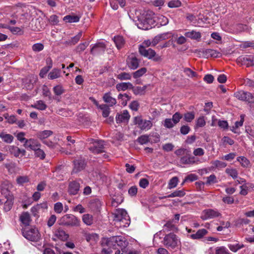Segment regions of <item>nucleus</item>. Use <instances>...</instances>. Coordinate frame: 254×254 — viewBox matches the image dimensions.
<instances>
[{"instance_id":"43","label":"nucleus","mask_w":254,"mask_h":254,"mask_svg":"<svg viewBox=\"0 0 254 254\" xmlns=\"http://www.w3.org/2000/svg\"><path fill=\"white\" fill-rule=\"evenodd\" d=\"M146 71L147 68L146 67H142L132 73L133 77L135 79L139 78L144 74Z\"/></svg>"},{"instance_id":"22","label":"nucleus","mask_w":254,"mask_h":254,"mask_svg":"<svg viewBox=\"0 0 254 254\" xmlns=\"http://www.w3.org/2000/svg\"><path fill=\"white\" fill-rule=\"evenodd\" d=\"M111 92L105 93L103 96V101L109 104V106L112 107L117 103L116 99L111 96Z\"/></svg>"},{"instance_id":"25","label":"nucleus","mask_w":254,"mask_h":254,"mask_svg":"<svg viewBox=\"0 0 254 254\" xmlns=\"http://www.w3.org/2000/svg\"><path fill=\"white\" fill-rule=\"evenodd\" d=\"M203 56L205 58H209L210 57L217 58L219 57V55L220 54L218 51L213 49H205L202 52Z\"/></svg>"},{"instance_id":"42","label":"nucleus","mask_w":254,"mask_h":254,"mask_svg":"<svg viewBox=\"0 0 254 254\" xmlns=\"http://www.w3.org/2000/svg\"><path fill=\"white\" fill-rule=\"evenodd\" d=\"M63 20L69 23L77 22L79 20V17L78 16L67 15L64 17Z\"/></svg>"},{"instance_id":"6","label":"nucleus","mask_w":254,"mask_h":254,"mask_svg":"<svg viewBox=\"0 0 254 254\" xmlns=\"http://www.w3.org/2000/svg\"><path fill=\"white\" fill-rule=\"evenodd\" d=\"M22 235L26 239L33 242H37L40 238V234L35 228L24 230L22 231Z\"/></svg>"},{"instance_id":"40","label":"nucleus","mask_w":254,"mask_h":254,"mask_svg":"<svg viewBox=\"0 0 254 254\" xmlns=\"http://www.w3.org/2000/svg\"><path fill=\"white\" fill-rule=\"evenodd\" d=\"M107 104H101L100 106V109L102 111V116L104 118H107L109 116L110 113V109Z\"/></svg>"},{"instance_id":"26","label":"nucleus","mask_w":254,"mask_h":254,"mask_svg":"<svg viewBox=\"0 0 254 254\" xmlns=\"http://www.w3.org/2000/svg\"><path fill=\"white\" fill-rule=\"evenodd\" d=\"M20 221L25 226H29L31 221V217L28 212H23L19 217Z\"/></svg>"},{"instance_id":"50","label":"nucleus","mask_w":254,"mask_h":254,"mask_svg":"<svg viewBox=\"0 0 254 254\" xmlns=\"http://www.w3.org/2000/svg\"><path fill=\"white\" fill-rule=\"evenodd\" d=\"M35 155L36 157H38L42 160H43L46 156L44 151L38 147L35 151Z\"/></svg>"},{"instance_id":"52","label":"nucleus","mask_w":254,"mask_h":254,"mask_svg":"<svg viewBox=\"0 0 254 254\" xmlns=\"http://www.w3.org/2000/svg\"><path fill=\"white\" fill-rule=\"evenodd\" d=\"M33 107L40 110H44L47 107V105L42 100L37 101V103Z\"/></svg>"},{"instance_id":"57","label":"nucleus","mask_w":254,"mask_h":254,"mask_svg":"<svg viewBox=\"0 0 254 254\" xmlns=\"http://www.w3.org/2000/svg\"><path fill=\"white\" fill-rule=\"evenodd\" d=\"M13 202L11 200L7 199L4 203L3 210L5 212L9 211L12 206Z\"/></svg>"},{"instance_id":"4","label":"nucleus","mask_w":254,"mask_h":254,"mask_svg":"<svg viewBox=\"0 0 254 254\" xmlns=\"http://www.w3.org/2000/svg\"><path fill=\"white\" fill-rule=\"evenodd\" d=\"M114 220L123 222L125 226H129L130 223L129 217L127 212L123 209L117 210L114 214Z\"/></svg>"},{"instance_id":"60","label":"nucleus","mask_w":254,"mask_h":254,"mask_svg":"<svg viewBox=\"0 0 254 254\" xmlns=\"http://www.w3.org/2000/svg\"><path fill=\"white\" fill-rule=\"evenodd\" d=\"M163 125L166 128H172L175 124L171 119H166L164 120Z\"/></svg>"},{"instance_id":"33","label":"nucleus","mask_w":254,"mask_h":254,"mask_svg":"<svg viewBox=\"0 0 254 254\" xmlns=\"http://www.w3.org/2000/svg\"><path fill=\"white\" fill-rule=\"evenodd\" d=\"M61 70L57 68H54L50 72L48 75L49 79L53 80L61 77Z\"/></svg>"},{"instance_id":"41","label":"nucleus","mask_w":254,"mask_h":254,"mask_svg":"<svg viewBox=\"0 0 254 254\" xmlns=\"http://www.w3.org/2000/svg\"><path fill=\"white\" fill-rule=\"evenodd\" d=\"M237 160L240 163L243 167L247 168L250 166V161L244 156L237 157Z\"/></svg>"},{"instance_id":"46","label":"nucleus","mask_w":254,"mask_h":254,"mask_svg":"<svg viewBox=\"0 0 254 254\" xmlns=\"http://www.w3.org/2000/svg\"><path fill=\"white\" fill-rule=\"evenodd\" d=\"M184 72L186 74V75L190 77H197L198 76V75L196 72L192 71L190 68L186 67L183 70Z\"/></svg>"},{"instance_id":"13","label":"nucleus","mask_w":254,"mask_h":254,"mask_svg":"<svg viewBox=\"0 0 254 254\" xmlns=\"http://www.w3.org/2000/svg\"><path fill=\"white\" fill-rule=\"evenodd\" d=\"M219 215H220V213L218 211L212 209H208L202 211L201 218L205 220L217 217Z\"/></svg>"},{"instance_id":"37","label":"nucleus","mask_w":254,"mask_h":254,"mask_svg":"<svg viewBox=\"0 0 254 254\" xmlns=\"http://www.w3.org/2000/svg\"><path fill=\"white\" fill-rule=\"evenodd\" d=\"M186 194V192L184 189L181 190H176L172 192L167 196H164V197H183Z\"/></svg>"},{"instance_id":"10","label":"nucleus","mask_w":254,"mask_h":254,"mask_svg":"<svg viewBox=\"0 0 254 254\" xmlns=\"http://www.w3.org/2000/svg\"><path fill=\"white\" fill-rule=\"evenodd\" d=\"M177 236L174 233L167 234L164 238V244L167 247L174 248L177 246Z\"/></svg>"},{"instance_id":"39","label":"nucleus","mask_w":254,"mask_h":254,"mask_svg":"<svg viewBox=\"0 0 254 254\" xmlns=\"http://www.w3.org/2000/svg\"><path fill=\"white\" fill-rule=\"evenodd\" d=\"M118 99H121V104L123 106H125L127 105V101L131 99V96L126 93L123 94L120 93L118 95Z\"/></svg>"},{"instance_id":"14","label":"nucleus","mask_w":254,"mask_h":254,"mask_svg":"<svg viewBox=\"0 0 254 254\" xmlns=\"http://www.w3.org/2000/svg\"><path fill=\"white\" fill-rule=\"evenodd\" d=\"M23 146L27 149L35 151L38 147H41V144L36 139L30 138L26 140L23 144Z\"/></svg>"},{"instance_id":"27","label":"nucleus","mask_w":254,"mask_h":254,"mask_svg":"<svg viewBox=\"0 0 254 254\" xmlns=\"http://www.w3.org/2000/svg\"><path fill=\"white\" fill-rule=\"evenodd\" d=\"M114 42H115L116 46L118 50L122 48L125 44V41L122 36H116L114 37Z\"/></svg>"},{"instance_id":"47","label":"nucleus","mask_w":254,"mask_h":254,"mask_svg":"<svg viewBox=\"0 0 254 254\" xmlns=\"http://www.w3.org/2000/svg\"><path fill=\"white\" fill-rule=\"evenodd\" d=\"M178 178L177 177H173L170 181L168 183V188L170 189L175 188L178 183Z\"/></svg>"},{"instance_id":"32","label":"nucleus","mask_w":254,"mask_h":254,"mask_svg":"<svg viewBox=\"0 0 254 254\" xmlns=\"http://www.w3.org/2000/svg\"><path fill=\"white\" fill-rule=\"evenodd\" d=\"M237 62L242 64L246 65L247 67L251 66L250 55H245L239 57L237 59Z\"/></svg>"},{"instance_id":"17","label":"nucleus","mask_w":254,"mask_h":254,"mask_svg":"<svg viewBox=\"0 0 254 254\" xmlns=\"http://www.w3.org/2000/svg\"><path fill=\"white\" fill-rule=\"evenodd\" d=\"M89 207L93 211H99L102 206L101 200L98 198H93L89 202Z\"/></svg>"},{"instance_id":"59","label":"nucleus","mask_w":254,"mask_h":254,"mask_svg":"<svg viewBox=\"0 0 254 254\" xmlns=\"http://www.w3.org/2000/svg\"><path fill=\"white\" fill-rule=\"evenodd\" d=\"M54 211L57 213H61L63 210V205L61 202H58L54 204Z\"/></svg>"},{"instance_id":"35","label":"nucleus","mask_w":254,"mask_h":254,"mask_svg":"<svg viewBox=\"0 0 254 254\" xmlns=\"http://www.w3.org/2000/svg\"><path fill=\"white\" fill-rule=\"evenodd\" d=\"M83 222L87 226H90L93 223V217L91 214H84L82 216Z\"/></svg>"},{"instance_id":"30","label":"nucleus","mask_w":254,"mask_h":254,"mask_svg":"<svg viewBox=\"0 0 254 254\" xmlns=\"http://www.w3.org/2000/svg\"><path fill=\"white\" fill-rule=\"evenodd\" d=\"M208 231L205 229H201L198 230L196 233L190 235V237L192 239H200L206 235Z\"/></svg>"},{"instance_id":"21","label":"nucleus","mask_w":254,"mask_h":254,"mask_svg":"<svg viewBox=\"0 0 254 254\" xmlns=\"http://www.w3.org/2000/svg\"><path fill=\"white\" fill-rule=\"evenodd\" d=\"M185 36L191 39L199 41L201 37V34L200 32L191 30L186 32L185 33Z\"/></svg>"},{"instance_id":"7","label":"nucleus","mask_w":254,"mask_h":254,"mask_svg":"<svg viewBox=\"0 0 254 254\" xmlns=\"http://www.w3.org/2000/svg\"><path fill=\"white\" fill-rule=\"evenodd\" d=\"M234 96L240 100L254 103V95L250 92L241 90L235 92Z\"/></svg>"},{"instance_id":"28","label":"nucleus","mask_w":254,"mask_h":254,"mask_svg":"<svg viewBox=\"0 0 254 254\" xmlns=\"http://www.w3.org/2000/svg\"><path fill=\"white\" fill-rule=\"evenodd\" d=\"M0 138L3 142L8 144L11 143L14 139V137L11 134L3 131L0 133Z\"/></svg>"},{"instance_id":"23","label":"nucleus","mask_w":254,"mask_h":254,"mask_svg":"<svg viewBox=\"0 0 254 254\" xmlns=\"http://www.w3.org/2000/svg\"><path fill=\"white\" fill-rule=\"evenodd\" d=\"M55 236L62 241L67 240L69 235L61 228L57 229L55 232Z\"/></svg>"},{"instance_id":"9","label":"nucleus","mask_w":254,"mask_h":254,"mask_svg":"<svg viewBox=\"0 0 254 254\" xmlns=\"http://www.w3.org/2000/svg\"><path fill=\"white\" fill-rule=\"evenodd\" d=\"M78 223L77 218L73 215L67 214L63 216L59 224L64 226H74Z\"/></svg>"},{"instance_id":"63","label":"nucleus","mask_w":254,"mask_h":254,"mask_svg":"<svg viewBox=\"0 0 254 254\" xmlns=\"http://www.w3.org/2000/svg\"><path fill=\"white\" fill-rule=\"evenodd\" d=\"M216 254H229L228 250L224 247H217L215 251Z\"/></svg>"},{"instance_id":"19","label":"nucleus","mask_w":254,"mask_h":254,"mask_svg":"<svg viewBox=\"0 0 254 254\" xmlns=\"http://www.w3.org/2000/svg\"><path fill=\"white\" fill-rule=\"evenodd\" d=\"M130 118V115L127 110H124L121 114H117L116 119L117 123L127 122Z\"/></svg>"},{"instance_id":"29","label":"nucleus","mask_w":254,"mask_h":254,"mask_svg":"<svg viewBox=\"0 0 254 254\" xmlns=\"http://www.w3.org/2000/svg\"><path fill=\"white\" fill-rule=\"evenodd\" d=\"M133 85L130 82H122L116 85V89L118 91H125L127 89H131Z\"/></svg>"},{"instance_id":"48","label":"nucleus","mask_w":254,"mask_h":254,"mask_svg":"<svg viewBox=\"0 0 254 254\" xmlns=\"http://www.w3.org/2000/svg\"><path fill=\"white\" fill-rule=\"evenodd\" d=\"M182 2L179 0H172L168 3V6L170 8H176L180 7Z\"/></svg>"},{"instance_id":"15","label":"nucleus","mask_w":254,"mask_h":254,"mask_svg":"<svg viewBox=\"0 0 254 254\" xmlns=\"http://www.w3.org/2000/svg\"><path fill=\"white\" fill-rule=\"evenodd\" d=\"M127 63L130 69L134 70L139 66V60L135 56L131 55L128 57Z\"/></svg>"},{"instance_id":"54","label":"nucleus","mask_w":254,"mask_h":254,"mask_svg":"<svg viewBox=\"0 0 254 254\" xmlns=\"http://www.w3.org/2000/svg\"><path fill=\"white\" fill-rule=\"evenodd\" d=\"M194 118V113L192 112H187L184 114V120L187 122H191Z\"/></svg>"},{"instance_id":"16","label":"nucleus","mask_w":254,"mask_h":254,"mask_svg":"<svg viewBox=\"0 0 254 254\" xmlns=\"http://www.w3.org/2000/svg\"><path fill=\"white\" fill-rule=\"evenodd\" d=\"M48 208V204L47 202H43L41 203L37 204L36 205L33 206L31 211L32 214L34 216H37L38 215V213L40 211H44V210L47 209Z\"/></svg>"},{"instance_id":"1","label":"nucleus","mask_w":254,"mask_h":254,"mask_svg":"<svg viewBox=\"0 0 254 254\" xmlns=\"http://www.w3.org/2000/svg\"><path fill=\"white\" fill-rule=\"evenodd\" d=\"M154 13L151 11L146 12L145 14H143L138 18V22L137 23V27L142 30H149L151 29L154 25L155 20L153 19Z\"/></svg>"},{"instance_id":"5","label":"nucleus","mask_w":254,"mask_h":254,"mask_svg":"<svg viewBox=\"0 0 254 254\" xmlns=\"http://www.w3.org/2000/svg\"><path fill=\"white\" fill-rule=\"evenodd\" d=\"M91 145L89 148V150L94 154H99L104 152L105 142L102 140L91 139Z\"/></svg>"},{"instance_id":"55","label":"nucleus","mask_w":254,"mask_h":254,"mask_svg":"<svg viewBox=\"0 0 254 254\" xmlns=\"http://www.w3.org/2000/svg\"><path fill=\"white\" fill-rule=\"evenodd\" d=\"M198 179V177L196 175L194 174H190L189 175H188L185 179L184 182L182 183V185L184 184L185 182H193L194 181L197 180Z\"/></svg>"},{"instance_id":"56","label":"nucleus","mask_w":254,"mask_h":254,"mask_svg":"<svg viewBox=\"0 0 254 254\" xmlns=\"http://www.w3.org/2000/svg\"><path fill=\"white\" fill-rule=\"evenodd\" d=\"M137 187L136 186L131 187L128 190V193L131 197H135L137 193Z\"/></svg>"},{"instance_id":"2","label":"nucleus","mask_w":254,"mask_h":254,"mask_svg":"<svg viewBox=\"0 0 254 254\" xmlns=\"http://www.w3.org/2000/svg\"><path fill=\"white\" fill-rule=\"evenodd\" d=\"M114 237L110 238H103L100 244L102 247L101 254H110L112 253L113 249H116L115 244H114Z\"/></svg>"},{"instance_id":"31","label":"nucleus","mask_w":254,"mask_h":254,"mask_svg":"<svg viewBox=\"0 0 254 254\" xmlns=\"http://www.w3.org/2000/svg\"><path fill=\"white\" fill-rule=\"evenodd\" d=\"M79 190V184L75 181L72 182L69 184L68 191L71 194L77 193Z\"/></svg>"},{"instance_id":"36","label":"nucleus","mask_w":254,"mask_h":254,"mask_svg":"<svg viewBox=\"0 0 254 254\" xmlns=\"http://www.w3.org/2000/svg\"><path fill=\"white\" fill-rule=\"evenodd\" d=\"M53 133V131L50 130H45L37 133V137L41 140H44Z\"/></svg>"},{"instance_id":"61","label":"nucleus","mask_w":254,"mask_h":254,"mask_svg":"<svg viewBox=\"0 0 254 254\" xmlns=\"http://www.w3.org/2000/svg\"><path fill=\"white\" fill-rule=\"evenodd\" d=\"M182 115L180 113L176 112L173 115L172 120L174 123L175 125H176L180 122V120L182 118Z\"/></svg>"},{"instance_id":"62","label":"nucleus","mask_w":254,"mask_h":254,"mask_svg":"<svg viewBox=\"0 0 254 254\" xmlns=\"http://www.w3.org/2000/svg\"><path fill=\"white\" fill-rule=\"evenodd\" d=\"M212 164L216 168H225L227 166V164L225 162L219 161L215 160L212 162Z\"/></svg>"},{"instance_id":"24","label":"nucleus","mask_w":254,"mask_h":254,"mask_svg":"<svg viewBox=\"0 0 254 254\" xmlns=\"http://www.w3.org/2000/svg\"><path fill=\"white\" fill-rule=\"evenodd\" d=\"M9 151L11 154L16 157H19L20 154L22 156L26 154V151L24 149H20L15 146H10L9 147Z\"/></svg>"},{"instance_id":"53","label":"nucleus","mask_w":254,"mask_h":254,"mask_svg":"<svg viewBox=\"0 0 254 254\" xmlns=\"http://www.w3.org/2000/svg\"><path fill=\"white\" fill-rule=\"evenodd\" d=\"M226 173L233 179L238 177V172L235 169H226Z\"/></svg>"},{"instance_id":"58","label":"nucleus","mask_w":254,"mask_h":254,"mask_svg":"<svg viewBox=\"0 0 254 254\" xmlns=\"http://www.w3.org/2000/svg\"><path fill=\"white\" fill-rule=\"evenodd\" d=\"M44 47L43 44L40 43H36L32 46V50L36 52H40L43 50Z\"/></svg>"},{"instance_id":"44","label":"nucleus","mask_w":254,"mask_h":254,"mask_svg":"<svg viewBox=\"0 0 254 254\" xmlns=\"http://www.w3.org/2000/svg\"><path fill=\"white\" fill-rule=\"evenodd\" d=\"M228 246L229 249L234 253L237 252L238 250L245 247L243 244H239L238 243L236 244H229Z\"/></svg>"},{"instance_id":"38","label":"nucleus","mask_w":254,"mask_h":254,"mask_svg":"<svg viewBox=\"0 0 254 254\" xmlns=\"http://www.w3.org/2000/svg\"><path fill=\"white\" fill-rule=\"evenodd\" d=\"M147 85H144L143 87L137 86L135 87L133 86V88L131 89L132 90L135 95H143L144 94Z\"/></svg>"},{"instance_id":"34","label":"nucleus","mask_w":254,"mask_h":254,"mask_svg":"<svg viewBox=\"0 0 254 254\" xmlns=\"http://www.w3.org/2000/svg\"><path fill=\"white\" fill-rule=\"evenodd\" d=\"M84 236L86 240L88 242H90L91 244L96 243L99 238L98 235L95 233H85Z\"/></svg>"},{"instance_id":"12","label":"nucleus","mask_w":254,"mask_h":254,"mask_svg":"<svg viewBox=\"0 0 254 254\" xmlns=\"http://www.w3.org/2000/svg\"><path fill=\"white\" fill-rule=\"evenodd\" d=\"M114 244H115V247L117 248V246H118L123 253L126 251V248L128 244V242L126 239L121 236H114Z\"/></svg>"},{"instance_id":"8","label":"nucleus","mask_w":254,"mask_h":254,"mask_svg":"<svg viewBox=\"0 0 254 254\" xmlns=\"http://www.w3.org/2000/svg\"><path fill=\"white\" fill-rule=\"evenodd\" d=\"M106 49L107 46L104 42H97L91 48L90 53L94 56H98L104 54Z\"/></svg>"},{"instance_id":"64","label":"nucleus","mask_w":254,"mask_h":254,"mask_svg":"<svg viewBox=\"0 0 254 254\" xmlns=\"http://www.w3.org/2000/svg\"><path fill=\"white\" fill-rule=\"evenodd\" d=\"M217 182L216 177L215 175L212 174L207 178L206 184H215Z\"/></svg>"},{"instance_id":"45","label":"nucleus","mask_w":254,"mask_h":254,"mask_svg":"<svg viewBox=\"0 0 254 254\" xmlns=\"http://www.w3.org/2000/svg\"><path fill=\"white\" fill-rule=\"evenodd\" d=\"M131 78L130 74L125 72H121L117 75V78L121 80H130Z\"/></svg>"},{"instance_id":"51","label":"nucleus","mask_w":254,"mask_h":254,"mask_svg":"<svg viewBox=\"0 0 254 254\" xmlns=\"http://www.w3.org/2000/svg\"><path fill=\"white\" fill-rule=\"evenodd\" d=\"M137 141L140 144H146L149 141V136L147 135H142L138 137Z\"/></svg>"},{"instance_id":"18","label":"nucleus","mask_w":254,"mask_h":254,"mask_svg":"<svg viewBox=\"0 0 254 254\" xmlns=\"http://www.w3.org/2000/svg\"><path fill=\"white\" fill-rule=\"evenodd\" d=\"M172 36V33L169 32L157 35L152 41V46H155L160 41L167 39L170 38Z\"/></svg>"},{"instance_id":"3","label":"nucleus","mask_w":254,"mask_h":254,"mask_svg":"<svg viewBox=\"0 0 254 254\" xmlns=\"http://www.w3.org/2000/svg\"><path fill=\"white\" fill-rule=\"evenodd\" d=\"M139 54L148 59L152 60L156 62H160L162 60L161 57L157 55L155 51L151 48L146 49L142 45H140L138 48Z\"/></svg>"},{"instance_id":"49","label":"nucleus","mask_w":254,"mask_h":254,"mask_svg":"<svg viewBox=\"0 0 254 254\" xmlns=\"http://www.w3.org/2000/svg\"><path fill=\"white\" fill-rule=\"evenodd\" d=\"M53 91H54V93L56 95H58V96L62 95V94H63L64 92V89L60 85H58L55 86L53 88Z\"/></svg>"},{"instance_id":"11","label":"nucleus","mask_w":254,"mask_h":254,"mask_svg":"<svg viewBox=\"0 0 254 254\" xmlns=\"http://www.w3.org/2000/svg\"><path fill=\"white\" fill-rule=\"evenodd\" d=\"M134 123L138 125L141 130H149L152 126L150 121L143 120L140 117H135L134 118Z\"/></svg>"},{"instance_id":"20","label":"nucleus","mask_w":254,"mask_h":254,"mask_svg":"<svg viewBox=\"0 0 254 254\" xmlns=\"http://www.w3.org/2000/svg\"><path fill=\"white\" fill-rule=\"evenodd\" d=\"M199 162V159L194 156H183L181 158L180 163L182 164H193Z\"/></svg>"}]
</instances>
